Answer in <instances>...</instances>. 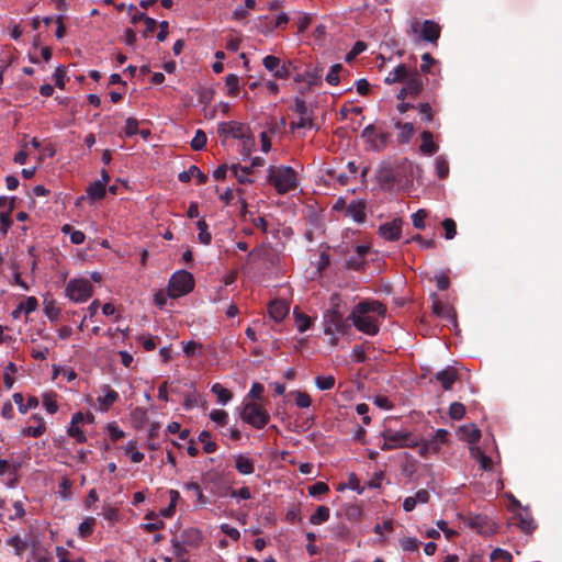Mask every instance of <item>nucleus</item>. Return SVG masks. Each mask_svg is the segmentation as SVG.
Segmentation results:
<instances>
[{"label": "nucleus", "mask_w": 562, "mask_h": 562, "mask_svg": "<svg viewBox=\"0 0 562 562\" xmlns=\"http://www.w3.org/2000/svg\"><path fill=\"white\" fill-rule=\"evenodd\" d=\"M267 180L272 184L279 194H285L292 190H295L299 181L296 172L292 167L289 166H270L268 168Z\"/></svg>", "instance_id": "obj_1"}, {"label": "nucleus", "mask_w": 562, "mask_h": 562, "mask_svg": "<svg viewBox=\"0 0 562 562\" xmlns=\"http://www.w3.org/2000/svg\"><path fill=\"white\" fill-rule=\"evenodd\" d=\"M194 288V278L187 270L175 272L168 283V296L177 299L190 293Z\"/></svg>", "instance_id": "obj_2"}, {"label": "nucleus", "mask_w": 562, "mask_h": 562, "mask_svg": "<svg viewBox=\"0 0 562 562\" xmlns=\"http://www.w3.org/2000/svg\"><path fill=\"white\" fill-rule=\"evenodd\" d=\"M240 416L244 422L256 429H262L270 422L268 411L255 402L245 403Z\"/></svg>", "instance_id": "obj_3"}, {"label": "nucleus", "mask_w": 562, "mask_h": 562, "mask_svg": "<svg viewBox=\"0 0 562 562\" xmlns=\"http://www.w3.org/2000/svg\"><path fill=\"white\" fill-rule=\"evenodd\" d=\"M350 319L344 318L337 310H329L324 315V334L334 336L335 334L346 335L351 328Z\"/></svg>", "instance_id": "obj_4"}, {"label": "nucleus", "mask_w": 562, "mask_h": 562, "mask_svg": "<svg viewBox=\"0 0 562 562\" xmlns=\"http://www.w3.org/2000/svg\"><path fill=\"white\" fill-rule=\"evenodd\" d=\"M464 524L482 536H492L497 532V524L487 515H469L463 518Z\"/></svg>", "instance_id": "obj_5"}, {"label": "nucleus", "mask_w": 562, "mask_h": 562, "mask_svg": "<svg viewBox=\"0 0 562 562\" xmlns=\"http://www.w3.org/2000/svg\"><path fill=\"white\" fill-rule=\"evenodd\" d=\"M93 286L87 279L70 280L66 286L68 297L75 302H85L91 297Z\"/></svg>", "instance_id": "obj_6"}, {"label": "nucleus", "mask_w": 562, "mask_h": 562, "mask_svg": "<svg viewBox=\"0 0 562 562\" xmlns=\"http://www.w3.org/2000/svg\"><path fill=\"white\" fill-rule=\"evenodd\" d=\"M449 431L446 429H438L430 439H424L420 443L418 453L423 458L440 451L441 446L447 443Z\"/></svg>", "instance_id": "obj_7"}, {"label": "nucleus", "mask_w": 562, "mask_h": 562, "mask_svg": "<svg viewBox=\"0 0 562 562\" xmlns=\"http://www.w3.org/2000/svg\"><path fill=\"white\" fill-rule=\"evenodd\" d=\"M348 319L352 322V325L360 331L375 336L379 333V325L375 319L368 314L357 313V308L353 307Z\"/></svg>", "instance_id": "obj_8"}, {"label": "nucleus", "mask_w": 562, "mask_h": 562, "mask_svg": "<svg viewBox=\"0 0 562 562\" xmlns=\"http://www.w3.org/2000/svg\"><path fill=\"white\" fill-rule=\"evenodd\" d=\"M361 137L367 140L371 150L382 151L387 145L390 134L385 132L376 133V127L370 124L364 127Z\"/></svg>", "instance_id": "obj_9"}, {"label": "nucleus", "mask_w": 562, "mask_h": 562, "mask_svg": "<svg viewBox=\"0 0 562 562\" xmlns=\"http://www.w3.org/2000/svg\"><path fill=\"white\" fill-rule=\"evenodd\" d=\"M441 26L432 21L425 20L423 23L418 19L412 18L408 23L407 33L409 35H440Z\"/></svg>", "instance_id": "obj_10"}, {"label": "nucleus", "mask_w": 562, "mask_h": 562, "mask_svg": "<svg viewBox=\"0 0 562 562\" xmlns=\"http://www.w3.org/2000/svg\"><path fill=\"white\" fill-rule=\"evenodd\" d=\"M376 180L384 191H391L395 186L402 184V179L390 165H382L376 171Z\"/></svg>", "instance_id": "obj_11"}, {"label": "nucleus", "mask_w": 562, "mask_h": 562, "mask_svg": "<svg viewBox=\"0 0 562 562\" xmlns=\"http://www.w3.org/2000/svg\"><path fill=\"white\" fill-rule=\"evenodd\" d=\"M217 132L220 136L233 137L241 140L250 133V128L246 124L231 121L220 123Z\"/></svg>", "instance_id": "obj_12"}, {"label": "nucleus", "mask_w": 562, "mask_h": 562, "mask_svg": "<svg viewBox=\"0 0 562 562\" xmlns=\"http://www.w3.org/2000/svg\"><path fill=\"white\" fill-rule=\"evenodd\" d=\"M370 251L367 245H359L355 252L346 260L345 268L348 270L363 271L367 267L366 257Z\"/></svg>", "instance_id": "obj_13"}, {"label": "nucleus", "mask_w": 562, "mask_h": 562, "mask_svg": "<svg viewBox=\"0 0 562 562\" xmlns=\"http://www.w3.org/2000/svg\"><path fill=\"white\" fill-rule=\"evenodd\" d=\"M262 64L276 78L286 79L291 75L290 66L282 64L279 57L268 55L263 58Z\"/></svg>", "instance_id": "obj_14"}, {"label": "nucleus", "mask_w": 562, "mask_h": 562, "mask_svg": "<svg viewBox=\"0 0 562 562\" xmlns=\"http://www.w3.org/2000/svg\"><path fill=\"white\" fill-rule=\"evenodd\" d=\"M402 218L397 217L391 222H386L379 227V234L386 240L395 241L401 238L402 235Z\"/></svg>", "instance_id": "obj_15"}, {"label": "nucleus", "mask_w": 562, "mask_h": 562, "mask_svg": "<svg viewBox=\"0 0 562 562\" xmlns=\"http://www.w3.org/2000/svg\"><path fill=\"white\" fill-rule=\"evenodd\" d=\"M178 539L181 544H184L186 547L198 548L203 540V536L199 529L188 528L181 531V533L178 536Z\"/></svg>", "instance_id": "obj_16"}, {"label": "nucleus", "mask_w": 562, "mask_h": 562, "mask_svg": "<svg viewBox=\"0 0 562 562\" xmlns=\"http://www.w3.org/2000/svg\"><path fill=\"white\" fill-rule=\"evenodd\" d=\"M382 437L384 442L382 443L381 449L384 451L402 448V441L405 439L404 431L384 430L382 432Z\"/></svg>", "instance_id": "obj_17"}, {"label": "nucleus", "mask_w": 562, "mask_h": 562, "mask_svg": "<svg viewBox=\"0 0 562 562\" xmlns=\"http://www.w3.org/2000/svg\"><path fill=\"white\" fill-rule=\"evenodd\" d=\"M436 381H438L443 390H451L453 383L458 379V372L453 367H447L435 374Z\"/></svg>", "instance_id": "obj_18"}, {"label": "nucleus", "mask_w": 562, "mask_h": 562, "mask_svg": "<svg viewBox=\"0 0 562 562\" xmlns=\"http://www.w3.org/2000/svg\"><path fill=\"white\" fill-rule=\"evenodd\" d=\"M346 215L350 216L356 223L366 221V202L363 200H353L346 209Z\"/></svg>", "instance_id": "obj_19"}, {"label": "nucleus", "mask_w": 562, "mask_h": 562, "mask_svg": "<svg viewBox=\"0 0 562 562\" xmlns=\"http://www.w3.org/2000/svg\"><path fill=\"white\" fill-rule=\"evenodd\" d=\"M290 306L284 300H273L268 306L269 315L276 322H281L289 313Z\"/></svg>", "instance_id": "obj_20"}, {"label": "nucleus", "mask_w": 562, "mask_h": 562, "mask_svg": "<svg viewBox=\"0 0 562 562\" xmlns=\"http://www.w3.org/2000/svg\"><path fill=\"white\" fill-rule=\"evenodd\" d=\"M355 308H357V313H364L368 315L369 313H375L382 317H384L386 313V307L379 301H361L355 306Z\"/></svg>", "instance_id": "obj_21"}, {"label": "nucleus", "mask_w": 562, "mask_h": 562, "mask_svg": "<svg viewBox=\"0 0 562 562\" xmlns=\"http://www.w3.org/2000/svg\"><path fill=\"white\" fill-rule=\"evenodd\" d=\"M192 178L198 180V184H204L207 181V176L195 165H191L189 169L183 170L178 175L179 181L183 183L189 182Z\"/></svg>", "instance_id": "obj_22"}, {"label": "nucleus", "mask_w": 562, "mask_h": 562, "mask_svg": "<svg viewBox=\"0 0 562 562\" xmlns=\"http://www.w3.org/2000/svg\"><path fill=\"white\" fill-rule=\"evenodd\" d=\"M405 81L404 91L408 92L409 97H417L422 92L424 82L417 71L411 74Z\"/></svg>", "instance_id": "obj_23"}, {"label": "nucleus", "mask_w": 562, "mask_h": 562, "mask_svg": "<svg viewBox=\"0 0 562 562\" xmlns=\"http://www.w3.org/2000/svg\"><path fill=\"white\" fill-rule=\"evenodd\" d=\"M513 525H517L518 528L525 532L526 535H531L536 528H537V525L533 520V518L526 514V515H522V514H518L514 517V521H513Z\"/></svg>", "instance_id": "obj_24"}, {"label": "nucleus", "mask_w": 562, "mask_h": 562, "mask_svg": "<svg viewBox=\"0 0 562 562\" xmlns=\"http://www.w3.org/2000/svg\"><path fill=\"white\" fill-rule=\"evenodd\" d=\"M460 432H461L462 439L465 440L471 446L479 442V440L481 438V431L474 424L461 426Z\"/></svg>", "instance_id": "obj_25"}, {"label": "nucleus", "mask_w": 562, "mask_h": 562, "mask_svg": "<svg viewBox=\"0 0 562 562\" xmlns=\"http://www.w3.org/2000/svg\"><path fill=\"white\" fill-rule=\"evenodd\" d=\"M235 469L244 475L252 474L255 471L254 460L244 454H238L235 458Z\"/></svg>", "instance_id": "obj_26"}, {"label": "nucleus", "mask_w": 562, "mask_h": 562, "mask_svg": "<svg viewBox=\"0 0 562 562\" xmlns=\"http://www.w3.org/2000/svg\"><path fill=\"white\" fill-rule=\"evenodd\" d=\"M394 170H395V173L398 175V178L402 179L401 186H412L413 184V165L408 160L403 161Z\"/></svg>", "instance_id": "obj_27"}, {"label": "nucleus", "mask_w": 562, "mask_h": 562, "mask_svg": "<svg viewBox=\"0 0 562 562\" xmlns=\"http://www.w3.org/2000/svg\"><path fill=\"white\" fill-rule=\"evenodd\" d=\"M411 72L404 64H400L395 69L389 72L385 82L389 85L405 81Z\"/></svg>", "instance_id": "obj_28"}, {"label": "nucleus", "mask_w": 562, "mask_h": 562, "mask_svg": "<svg viewBox=\"0 0 562 562\" xmlns=\"http://www.w3.org/2000/svg\"><path fill=\"white\" fill-rule=\"evenodd\" d=\"M422 145L419 147L420 151L425 155H434L438 150V145L432 139V133L429 131H424L420 134Z\"/></svg>", "instance_id": "obj_29"}, {"label": "nucleus", "mask_w": 562, "mask_h": 562, "mask_svg": "<svg viewBox=\"0 0 562 562\" xmlns=\"http://www.w3.org/2000/svg\"><path fill=\"white\" fill-rule=\"evenodd\" d=\"M105 395L99 398L100 411L108 412L109 408L119 400V393L109 385H104Z\"/></svg>", "instance_id": "obj_30"}, {"label": "nucleus", "mask_w": 562, "mask_h": 562, "mask_svg": "<svg viewBox=\"0 0 562 562\" xmlns=\"http://www.w3.org/2000/svg\"><path fill=\"white\" fill-rule=\"evenodd\" d=\"M432 312L439 317L456 321V312L451 306H445L439 300L432 302Z\"/></svg>", "instance_id": "obj_31"}, {"label": "nucleus", "mask_w": 562, "mask_h": 562, "mask_svg": "<svg viewBox=\"0 0 562 562\" xmlns=\"http://www.w3.org/2000/svg\"><path fill=\"white\" fill-rule=\"evenodd\" d=\"M395 127L401 130V133L398 135V142L401 144H406L411 140L413 135L415 134V127L414 124L411 122L407 123H401L396 122Z\"/></svg>", "instance_id": "obj_32"}, {"label": "nucleus", "mask_w": 562, "mask_h": 562, "mask_svg": "<svg viewBox=\"0 0 562 562\" xmlns=\"http://www.w3.org/2000/svg\"><path fill=\"white\" fill-rule=\"evenodd\" d=\"M231 170L234 173V176L237 178L239 183H241V184L252 183V180L248 177L252 170L251 167H247V166L243 167L237 164V165H233L231 167Z\"/></svg>", "instance_id": "obj_33"}, {"label": "nucleus", "mask_w": 562, "mask_h": 562, "mask_svg": "<svg viewBox=\"0 0 562 562\" xmlns=\"http://www.w3.org/2000/svg\"><path fill=\"white\" fill-rule=\"evenodd\" d=\"M106 188L94 181L87 188V195L90 200H102L105 196Z\"/></svg>", "instance_id": "obj_34"}, {"label": "nucleus", "mask_w": 562, "mask_h": 562, "mask_svg": "<svg viewBox=\"0 0 562 562\" xmlns=\"http://www.w3.org/2000/svg\"><path fill=\"white\" fill-rule=\"evenodd\" d=\"M330 510L327 506H318L315 513L310 517L312 525H321L329 519Z\"/></svg>", "instance_id": "obj_35"}, {"label": "nucleus", "mask_w": 562, "mask_h": 562, "mask_svg": "<svg viewBox=\"0 0 562 562\" xmlns=\"http://www.w3.org/2000/svg\"><path fill=\"white\" fill-rule=\"evenodd\" d=\"M196 227L199 229V241L203 245H210L212 241V235L209 232V225L204 220H199L196 222Z\"/></svg>", "instance_id": "obj_36"}, {"label": "nucleus", "mask_w": 562, "mask_h": 562, "mask_svg": "<svg viewBox=\"0 0 562 562\" xmlns=\"http://www.w3.org/2000/svg\"><path fill=\"white\" fill-rule=\"evenodd\" d=\"M198 439L201 443H203V450L205 453H213L216 451L217 445L215 441L211 440V434L209 431H201Z\"/></svg>", "instance_id": "obj_37"}, {"label": "nucleus", "mask_w": 562, "mask_h": 562, "mask_svg": "<svg viewBox=\"0 0 562 562\" xmlns=\"http://www.w3.org/2000/svg\"><path fill=\"white\" fill-rule=\"evenodd\" d=\"M57 394L54 392L43 394V406L49 414H55L58 411Z\"/></svg>", "instance_id": "obj_38"}, {"label": "nucleus", "mask_w": 562, "mask_h": 562, "mask_svg": "<svg viewBox=\"0 0 562 562\" xmlns=\"http://www.w3.org/2000/svg\"><path fill=\"white\" fill-rule=\"evenodd\" d=\"M211 391L216 395L217 401L221 404H226L232 398V393L227 389H225L222 384L215 383L212 385Z\"/></svg>", "instance_id": "obj_39"}, {"label": "nucleus", "mask_w": 562, "mask_h": 562, "mask_svg": "<svg viewBox=\"0 0 562 562\" xmlns=\"http://www.w3.org/2000/svg\"><path fill=\"white\" fill-rule=\"evenodd\" d=\"M225 85L228 89L227 94L229 97H236L239 92V78L235 74H229L225 78Z\"/></svg>", "instance_id": "obj_40"}, {"label": "nucleus", "mask_w": 562, "mask_h": 562, "mask_svg": "<svg viewBox=\"0 0 562 562\" xmlns=\"http://www.w3.org/2000/svg\"><path fill=\"white\" fill-rule=\"evenodd\" d=\"M95 526V519L93 517L86 518L82 522H80L78 528V535L82 538H87L92 535Z\"/></svg>", "instance_id": "obj_41"}, {"label": "nucleus", "mask_w": 562, "mask_h": 562, "mask_svg": "<svg viewBox=\"0 0 562 562\" xmlns=\"http://www.w3.org/2000/svg\"><path fill=\"white\" fill-rule=\"evenodd\" d=\"M184 490L194 492V495L196 496V503L199 505H205L209 503L206 497L204 496L200 485L196 482H188L184 484Z\"/></svg>", "instance_id": "obj_42"}, {"label": "nucleus", "mask_w": 562, "mask_h": 562, "mask_svg": "<svg viewBox=\"0 0 562 562\" xmlns=\"http://www.w3.org/2000/svg\"><path fill=\"white\" fill-rule=\"evenodd\" d=\"M415 109H417L418 113L420 114L422 121L426 123L432 122L435 113L429 103H419Z\"/></svg>", "instance_id": "obj_43"}, {"label": "nucleus", "mask_w": 562, "mask_h": 562, "mask_svg": "<svg viewBox=\"0 0 562 562\" xmlns=\"http://www.w3.org/2000/svg\"><path fill=\"white\" fill-rule=\"evenodd\" d=\"M294 22L297 26V32L304 33L307 30V27L312 24L313 16L311 14L300 13L294 19Z\"/></svg>", "instance_id": "obj_44"}, {"label": "nucleus", "mask_w": 562, "mask_h": 562, "mask_svg": "<svg viewBox=\"0 0 562 562\" xmlns=\"http://www.w3.org/2000/svg\"><path fill=\"white\" fill-rule=\"evenodd\" d=\"M315 384L321 391H328L334 387L335 378L333 375H318L315 378Z\"/></svg>", "instance_id": "obj_45"}, {"label": "nucleus", "mask_w": 562, "mask_h": 562, "mask_svg": "<svg viewBox=\"0 0 562 562\" xmlns=\"http://www.w3.org/2000/svg\"><path fill=\"white\" fill-rule=\"evenodd\" d=\"M292 395L295 398V404L300 408H307L312 404L311 396L306 392L302 391H294L292 392Z\"/></svg>", "instance_id": "obj_46"}, {"label": "nucleus", "mask_w": 562, "mask_h": 562, "mask_svg": "<svg viewBox=\"0 0 562 562\" xmlns=\"http://www.w3.org/2000/svg\"><path fill=\"white\" fill-rule=\"evenodd\" d=\"M294 314H295V324H296L297 330L300 333L306 331L311 326V318L303 313L296 312V310H294Z\"/></svg>", "instance_id": "obj_47"}, {"label": "nucleus", "mask_w": 562, "mask_h": 562, "mask_svg": "<svg viewBox=\"0 0 562 562\" xmlns=\"http://www.w3.org/2000/svg\"><path fill=\"white\" fill-rule=\"evenodd\" d=\"M206 135L202 130L195 132L194 137L191 140V147L194 150H202L206 145Z\"/></svg>", "instance_id": "obj_48"}, {"label": "nucleus", "mask_w": 562, "mask_h": 562, "mask_svg": "<svg viewBox=\"0 0 562 562\" xmlns=\"http://www.w3.org/2000/svg\"><path fill=\"white\" fill-rule=\"evenodd\" d=\"M344 69L341 64H335L331 66L329 72L326 76V81L331 85L336 86L339 83V72Z\"/></svg>", "instance_id": "obj_49"}, {"label": "nucleus", "mask_w": 562, "mask_h": 562, "mask_svg": "<svg viewBox=\"0 0 562 562\" xmlns=\"http://www.w3.org/2000/svg\"><path fill=\"white\" fill-rule=\"evenodd\" d=\"M436 172L440 179H445L449 175L448 161L441 156L436 158Z\"/></svg>", "instance_id": "obj_50"}, {"label": "nucleus", "mask_w": 562, "mask_h": 562, "mask_svg": "<svg viewBox=\"0 0 562 562\" xmlns=\"http://www.w3.org/2000/svg\"><path fill=\"white\" fill-rule=\"evenodd\" d=\"M442 228L445 229V237L452 239L457 235V224L452 218H445L442 221Z\"/></svg>", "instance_id": "obj_51"}, {"label": "nucleus", "mask_w": 562, "mask_h": 562, "mask_svg": "<svg viewBox=\"0 0 562 562\" xmlns=\"http://www.w3.org/2000/svg\"><path fill=\"white\" fill-rule=\"evenodd\" d=\"M465 415V407L462 403L454 402L449 407V416L454 419L459 420Z\"/></svg>", "instance_id": "obj_52"}, {"label": "nucleus", "mask_w": 562, "mask_h": 562, "mask_svg": "<svg viewBox=\"0 0 562 562\" xmlns=\"http://www.w3.org/2000/svg\"><path fill=\"white\" fill-rule=\"evenodd\" d=\"M419 543L420 542L416 538H411V537L403 538L400 540V546H401L402 550L407 551V552L417 551L419 548Z\"/></svg>", "instance_id": "obj_53"}, {"label": "nucleus", "mask_w": 562, "mask_h": 562, "mask_svg": "<svg viewBox=\"0 0 562 562\" xmlns=\"http://www.w3.org/2000/svg\"><path fill=\"white\" fill-rule=\"evenodd\" d=\"M490 559L491 561L512 562L513 557L508 551L497 548L491 552Z\"/></svg>", "instance_id": "obj_54"}, {"label": "nucleus", "mask_w": 562, "mask_h": 562, "mask_svg": "<svg viewBox=\"0 0 562 562\" xmlns=\"http://www.w3.org/2000/svg\"><path fill=\"white\" fill-rule=\"evenodd\" d=\"M171 546H172L175 555L178 559H182L183 557H186L189 547H186L184 544H181V542L178 539V536H173L172 537Z\"/></svg>", "instance_id": "obj_55"}, {"label": "nucleus", "mask_w": 562, "mask_h": 562, "mask_svg": "<svg viewBox=\"0 0 562 562\" xmlns=\"http://www.w3.org/2000/svg\"><path fill=\"white\" fill-rule=\"evenodd\" d=\"M210 418L220 426H225L228 420V414L223 409H213Z\"/></svg>", "instance_id": "obj_56"}, {"label": "nucleus", "mask_w": 562, "mask_h": 562, "mask_svg": "<svg viewBox=\"0 0 562 562\" xmlns=\"http://www.w3.org/2000/svg\"><path fill=\"white\" fill-rule=\"evenodd\" d=\"M367 48V44L363 43V42H357L355 44V46L351 48L350 52L347 53L346 57H345V60L347 63H350L359 54H361L362 52H364Z\"/></svg>", "instance_id": "obj_57"}, {"label": "nucleus", "mask_w": 562, "mask_h": 562, "mask_svg": "<svg viewBox=\"0 0 562 562\" xmlns=\"http://www.w3.org/2000/svg\"><path fill=\"white\" fill-rule=\"evenodd\" d=\"M138 133V121L134 117H128L125 121L124 134L126 137H132Z\"/></svg>", "instance_id": "obj_58"}, {"label": "nucleus", "mask_w": 562, "mask_h": 562, "mask_svg": "<svg viewBox=\"0 0 562 562\" xmlns=\"http://www.w3.org/2000/svg\"><path fill=\"white\" fill-rule=\"evenodd\" d=\"M46 430L45 423H40L36 426H30L24 429L23 434L33 438L41 437Z\"/></svg>", "instance_id": "obj_59"}, {"label": "nucleus", "mask_w": 562, "mask_h": 562, "mask_svg": "<svg viewBox=\"0 0 562 562\" xmlns=\"http://www.w3.org/2000/svg\"><path fill=\"white\" fill-rule=\"evenodd\" d=\"M427 217V212L425 210H418L412 215V222L413 225L418 228L423 229L425 227V218Z\"/></svg>", "instance_id": "obj_60"}, {"label": "nucleus", "mask_w": 562, "mask_h": 562, "mask_svg": "<svg viewBox=\"0 0 562 562\" xmlns=\"http://www.w3.org/2000/svg\"><path fill=\"white\" fill-rule=\"evenodd\" d=\"M329 491V486L325 482H316L308 486V493L312 496H318Z\"/></svg>", "instance_id": "obj_61"}, {"label": "nucleus", "mask_w": 562, "mask_h": 562, "mask_svg": "<svg viewBox=\"0 0 562 562\" xmlns=\"http://www.w3.org/2000/svg\"><path fill=\"white\" fill-rule=\"evenodd\" d=\"M294 110L301 117H311L307 105H306L305 101L301 98H295Z\"/></svg>", "instance_id": "obj_62"}, {"label": "nucleus", "mask_w": 562, "mask_h": 562, "mask_svg": "<svg viewBox=\"0 0 562 562\" xmlns=\"http://www.w3.org/2000/svg\"><path fill=\"white\" fill-rule=\"evenodd\" d=\"M67 434L71 438L76 439L77 442L82 443L87 441L85 432L78 426H69V428L67 429Z\"/></svg>", "instance_id": "obj_63"}, {"label": "nucleus", "mask_w": 562, "mask_h": 562, "mask_svg": "<svg viewBox=\"0 0 562 562\" xmlns=\"http://www.w3.org/2000/svg\"><path fill=\"white\" fill-rule=\"evenodd\" d=\"M436 284L438 290L445 291L450 286V279L446 272L435 276Z\"/></svg>", "instance_id": "obj_64"}]
</instances>
